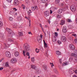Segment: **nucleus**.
Returning a JSON list of instances; mask_svg holds the SVG:
<instances>
[{"label": "nucleus", "instance_id": "1", "mask_svg": "<svg viewBox=\"0 0 77 77\" xmlns=\"http://www.w3.org/2000/svg\"><path fill=\"white\" fill-rule=\"evenodd\" d=\"M6 29L7 32H8V33H9V36L12 37V36L14 35V32L11 29L8 28H7Z\"/></svg>", "mask_w": 77, "mask_h": 77}, {"label": "nucleus", "instance_id": "42", "mask_svg": "<svg viewBox=\"0 0 77 77\" xmlns=\"http://www.w3.org/2000/svg\"><path fill=\"white\" fill-rule=\"evenodd\" d=\"M62 59H60L59 60L60 61V63H62Z\"/></svg>", "mask_w": 77, "mask_h": 77}, {"label": "nucleus", "instance_id": "19", "mask_svg": "<svg viewBox=\"0 0 77 77\" xmlns=\"http://www.w3.org/2000/svg\"><path fill=\"white\" fill-rule=\"evenodd\" d=\"M15 13V11L14 10H13L10 11V14L11 15H13Z\"/></svg>", "mask_w": 77, "mask_h": 77}, {"label": "nucleus", "instance_id": "16", "mask_svg": "<svg viewBox=\"0 0 77 77\" xmlns=\"http://www.w3.org/2000/svg\"><path fill=\"white\" fill-rule=\"evenodd\" d=\"M65 20H62L61 21V23H60V24L61 25H63V24H65Z\"/></svg>", "mask_w": 77, "mask_h": 77}, {"label": "nucleus", "instance_id": "50", "mask_svg": "<svg viewBox=\"0 0 77 77\" xmlns=\"http://www.w3.org/2000/svg\"><path fill=\"white\" fill-rule=\"evenodd\" d=\"M69 27L70 29H72V26H69Z\"/></svg>", "mask_w": 77, "mask_h": 77}, {"label": "nucleus", "instance_id": "51", "mask_svg": "<svg viewBox=\"0 0 77 77\" xmlns=\"http://www.w3.org/2000/svg\"><path fill=\"white\" fill-rule=\"evenodd\" d=\"M77 39H75L74 40V42H75V43H76L77 42Z\"/></svg>", "mask_w": 77, "mask_h": 77}, {"label": "nucleus", "instance_id": "45", "mask_svg": "<svg viewBox=\"0 0 77 77\" xmlns=\"http://www.w3.org/2000/svg\"><path fill=\"white\" fill-rule=\"evenodd\" d=\"M69 71H70L71 72H72V73H73V72H72V71H74V70L71 69L70 70H69Z\"/></svg>", "mask_w": 77, "mask_h": 77}, {"label": "nucleus", "instance_id": "52", "mask_svg": "<svg viewBox=\"0 0 77 77\" xmlns=\"http://www.w3.org/2000/svg\"><path fill=\"white\" fill-rule=\"evenodd\" d=\"M50 14H51L53 13V11L51 10H50Z\"/></svg>", "mask_w": 77, "mask_h": 77}, {"label": "nucleus", "instance_id": "24", "mask_svg": "<svg viewBox=\"0 0 77 77\" xmlns=\"http://www.w3.org/2000/svg\"><path fill=\"white\" fill-rule=\"evenodd\" d=\"M56 53L57 55H60V54H61L60 52L58 51H56Z\"/></svg>", "mask_w": 77, "mask_h": 77}, {"label": "nucleus", "instance_id": "58", "mask_svg": "<svg viewBox=\"0 0 77 77\" xmlns=\"http://www.w3.org/2000/svg\"><path fill=\"white\" fill-rule=\"evenodd\" d=\"M40 26L41 27H42V24H41V23L40 24Z\"/></svg>", "mask_w": 77, "mask_h": 77}, {"label": "nucleus", "instance_id": "14", "mask_svg": "<svg viewBox=\"0 0 77 77\" xmlns=\"http://www.w3.org/2000/svg\"><path fill=\"white\" fill-rule=\"evenodd\" d=\"M37 8V6H35L34 7H31V10L32 11H35L36 10V9Z\"/></svg>", "mask_w": 77, "mask_h": 77}, {"label": "nucleus", "instance_id": "21", "mask_svg": "<svg viewBox=\"0 0 77 77\" xmlns=\"http://www.w3.org/2000/svg\"><path fill=\"white\" fill-rule=\"evenodd\" d=\"M57 40H56V38L55 37L52 38V41L54 42H56Z\"/></svg>", "mask_w": 77, "mask_h": 77}, {"label": "nucleus", "instance_id": "38", "mask_svg": "<svg viewBox=\"0 0 77 77\" xmlns=\"http://www.w3.org/2000/svg\"><path fill=\"white\" fill-rule=\"evenodd\" d=\"M9 19L10 20V21H12V20H13V18H12V17H10L9 18Z\"/></svg>", "mask_w": 77, "mask_h": 77}, {"label": "nucleus", "instance_id": "35", "mask_svg": "<svg viewBox=\"0 0 77 77\" xmlns=\"http://www.w3.org/2000/svg\"><path fill=\"white\" fill-rule=\"evenodd\" d=\"M8 41H11V42H13L14 41V40L11 38H9L8 39Z\"/></svg>", "mask_w": 77, "mask_h": 77}, {"label": "nucleus", "instance_id": "44", "mask_svg": "<svg viewBox=\"0 0 77 77\" xmlns=\"http://www.w3.org/2000/svg\"><path fill=\"white\" fill-rule=\"evenodd\" d=\"M7 1L8 2H9V3H10V2H11L12 0H7Z\"/></svg>", "mask_w": 77, "mask_h": 77}, {"label": "nucleus", "instance_id": "15", "mask_svg": "<svg viewBox=\"0 0 77 77\" xmlns=\"http://www.w3.org/2000/svg\"><path fill=\"white\" fill-rule=\"evenodd\" d=\"M9 46H10V45L8 43H6L5 44V48H9Z\"/></svg>", "mask_w": 77, "mask_h": 77}, {"label": "nucleus", "instance_id": "22", "mask_svg": "<svg viewBox=\"0 0 77 77\" xmlns=\"http://www.w3.org/2000/svg\"><path fill=\"white\" fill-rule=\"evenodd\" d=\"M54 72L56 74H57L58 73V71L57 70V69L54 68Z\"/></svg>", "mask_w": 77, "mask_h": 77}, {"label": "nucleus", "instance_id": "18", "mask_svg": "<svg viewBox=\"0 0 77 77\" xmlns=\"http://www.w3.org/2000/svg\"><path fill=\"white\" fill-rule=\"evenodd\" d=\"M14 54L15 56L17 57L19 55V53L17 51H16L14 52Z\"/></svg>", "mask_w": 77, "mask_h": 77}, {"label": "nucleus", "instance_id": "6", "mask_svg": "<svg viewBox=\"0 0 77 77\" xmlns=\"http://www.w3.org/2000/svg\"><path fill=\"white\" fill-rule=\"evenodd\" d=\"M44 14L46 17H48L50 15V12L48 11H45Z\"/></svg>", "mask_w": 77, "mask_h": 77}, {"label": "nucleus", "instance_id": "41", "mask_svg": "<svg viewBox=\"0 0 77 77\" xmlns=\"http://www.w3.org/2000/svg\"><path fill=\"white\" fill-rule=\"evenodd\" d=\"M67 21L68 22H69V23H71V22H72V21H71L70 19H68Z\"/></svg>", "mask_w": 77, "mask_h": 77}, {"label": "nucleus", "instance_id": "34", "mask_svg": "<svg viewBox=\"0 0 77 77\" xmlns=\"http://www.w3.org/2000/svg\"><path fill=\"white\" fill-rule=\"evenodd\" d=\"M3 26V23L2 22L0 21V27Z\"/></svg>", "mask_w": 77, "mask_h": 77}, {"label": "nucleus", "instance_id": "32", "mask_svg": "<svg viewBox=\"0 0 77 77\" xmlns=\"http://www.w3.org/2000/svg\"><path fill=\"white\" fill-rule=\"evenodd\" d=\"M36 72L38 73V74H39V73H40V71L39 69H38V68L36 70Z\"/></svg>", "mask_w": 77, "mask_h": 77}, {"label": "nucleus", "instance_id": "8", "mask_svg": "<svg viewBox=\"0 0 77 77\" xmlns=\"http://www.w3.org/2000/svg\"><path fill=\"white\" fill-rule=\"evenodd\" d=\"M62 32L64 33H66V32H67V28H66V27L64 26L63 27Z\"/></svg>", "mask_w": 77, "mask_h": 77}, {"label": "nucleus", "instance_id": "30", "mask_svg": "<svg viewBox=\"0 0 77 77\" xmlns=\"http://www.w3.org/2000/svg\"><path fill=\"white\" fill-rule=\"evenodd\" d=\"M43 67L45 69H47V66L46 65H44L43 66Z\"/></svg>", "mask_w": 77, "mask_h": 77}, {"label": "nucleus", "instance_id": "47", "mask_svg": "<svg viewBox=\"0 0 77 77\" xmlns=\"http://www.w3.org/2000/svg\"><path fill=\"white\" fill-rule=\"evenodd\" d=\"M55 36H57V35H58V34H57V32H55Z\"/></svg>", "mask_w": 77, "mask_h": 77}, {"label": "nucleus", "instance_id": "37", "mask_svg": "<svg viewBox=\"0 0 77 77\" xmlns=\"http://www.w3.org/2000/svg\"><path fill=\"white\" fill-rule=\"evenodd\" d=\"M57 42L59 44H60L62 43V42L60 40H58L57 41Z\"/></svg>", "mask_w": 77, "mask_h": 77}, {"label": "nucleus", "instance_id": "9", "mask_svg": "<svg viewBox=\"0 0 77 77\" xmlns=\"http://www.w3.org/2000/svg\"><path fill=\"white\" fill-rule=\"evenodd\" d=\"M69 48L71 50H74L75 49V46L74 45H73L72 44H70L69 45Z\"/></svg>", "mask_w": 77, "mask_h": 77}, {"label": "nucleus", "instance_id": "56", "mask_svg": "<svg viewBox=\"0 0 77 77\" xmlns=\"http://www.w3.org/2000/svg\"><path fill=\"white\" fill-rule=\"evenodd\" d=\"M28 15H30V12L28 11Z\"/></svg>", "mask_w": 77, "mask_h": 77}, {"label": "nucleus", "instance_id": "53", "mask_svg": "<svg viewBox=\"0 0 77 77\" xmlns=\"http://www.w3.org/2000/svg\"><path fill=\"white\" fill-rule=\"evenodd\" d=\"M28 34H31V35H32V33H31V32H28Z\"/></svg>", "mask_w": 77, "mask_h": 77}, {"label": "nucleus", "instance_id": "3", "mask_svg": "<svg viewBox=\"0 0 77 77\" xmlns=\"http://www.w3.org/2000/svg\"><path fill=\"white\" fill-rule=\"evenodd\" d=\"M74 53H72L71 54V56L74 57H77V50H75L74 51Z\"/></svg>", "mask_w": 77, "mask_h": 77}, {"label": "nucleus", "instance_id": "5", "mask_svg": "<svg viewBox=\"0 0 77 77\" xmlns=\"http://www.w3.org/2000/svg\"><path fill=\"white\" fill-rule=\"evenodd\" d=\"M61 41L62 42H66V38L64 36H63L61 37Z\"/></svg>", "mask_w": 77, "mask_h": 77}, {"label": "nucleus", "instance_id": "2", "mask_svg": "<svg viewBox=\"0 0 77 77\" xmlns=\"http://www.w3.org/2000/svg\"><path fill=\"white\" fill-rule=\"evenodd\" d=\"M25 45L26 46L25 47H24V50H23V51H25V53H26L27 51H28L30 50V47L29 45H28L27 43H26L25 44Z\"/></svg>", "mask_w": 77, "mask_h": 77}, {"label": "nucleus", "instance_id": "48", "mask_svg": "<svg viewBox=\"0 0 77 77\" xmlns=\"http://www.w3.org/2000/svg\"><path fill=\"white\" fill-rule=\"evenodd\" d=\"M72 36H75H75H76V34H72Z\"/></svg>", "mask_w": 77, "mask_h": 77}, {"label": "nucleus", "instance_id": "11", "mask_svg": "<svg viewBox=\"0 0 77 77\" xmlns=\"http://www.w3.org/2000/svg\"><path fill=\"white\" fill-rule=\"evenodd\" d=\"M14 5L15 6H17L19 4V2L18 0H15L14 1Z\"/></svg>", "mask_w": 77, "mask_h": 77}, {"label": "nucleus", "instance_id": "55", "mask_svg": "<svg viewBox=\"0 0 77 77\" xmlns=\"http://www.w3.org/2000/svg\"><path fill=\"white\" fill-rule=\"evenodd\" d=\"M40 38H42V35L41 34L40 35Z\"/></svg>", "mask_w": 77, "mask_h": 77}, {"label": "nucleus", "instance_id": "26", "mask_svg": "<svg viewBox=\"0 0 77 77\" xmlns=\"http://www.w3.org/2000/svg\"><path fill=\"white\" fill-rule=\"evenodd\" d=\"M60 2V0H55V3L56 4H59Z\"/></svg>", "mask_w": 77, "mask_h": 77}, {"label": "nucleus", "instance_id": "49", "mask_svg": "<svg viewBox=\"0 0 77 77\" xmlns=\"http://www.w3.org/2000/svg\"><path fill=\"white\" fill-rule=\"evenodd\" d=\"M2 69H3V67H1L0 68V70H2Z\"/></svg>", "mask_w": 77, "mask_h": 77}, {"label": "nucleus", "instance_id": "29", "mask_svg": "<svg viewBox=\"0 0 77 77\" xmlns=\"http://www.w3.org/2000/svg\"><path fill=\"white\" fill-rule=\"evenodd\" d=\"M35 51L37 53H38L39 52V49H38V48L35 49Z\"/></svg>", "mask_w": 77, "mask_h": 77}, {"label": "nucleus", "instance_id": "20", "mask_svg": "<svg viewBox=\"0 0 77 77\" xmlns=\"http://www.w3.org/2000/svg\"><path fill=\"white\" fill-rule=\"evenodd\" d=\"M63 11V10H62V9H60L59 10V11H58V13H59V14H61V13Z\"/></svg>", "mask_w": 77, "mask_h": 77}, {"label": "nucleus", "instance_id": "4", "mask_svg": "<svg viewBox=\"0 0 77 77\" xmlns=\"http://www.w3.org/2000/svg\"><path fill=\"white\" fill-rule=\"evenodd\" d=\"M70 9L72 12H75V10H76L75 7L74 5H71L70 7Z\"/></svg>", "mask_w": 77, "mask_h": 77}, {"label": "nucleus", "instance_id": "61", "mask_svg": "<svg viewBox=\"0 0 77 77\" xmlns=\"http://www.w3.org/2000/svg\"><path fill=\"white\" fill-rule=\"evenodd\" d=\"M29 23V26L30 27V25L31 24V23Z\"/></svg>", "mask_w": 77, "mask_h": 77}, {"label": "nucleus", "instance_id": "46", "mask_svg": "<svg viewBox=\"0 0 77 77\" xmlns=\"http://www.w3.org/2000/svg\"><path fill=\"white\" fill-rule=\"evenodd\" d=\"M50 65H52H52H51V66L52 67H53V66H54V65H53V63H50Z\"/></svg>", "mask_w": 77, "mask_h": 77}, {"label": "nucleus", "instance_id": "60", "mask_svg": "<svg viewBox=\"0 0 77 77\" xmlns=\"http://www.w3.org/2000/svg\"><path fill=\"white\" fill-rule=\"evenodd\" d=\"M29 23H30V22H31L30 20H29Z\"/></svg>", "mask_w": 77, "mask_h": 77}, {"label": "nucleus", "instance_id": "17", "mask_svg": "<svg viewBox=\"0 0 77 77\" xmlns=\"http://www.w3.org/2000/svg\"><path fill=\"white\" fill-rule=\"evenodd\" d=\"M18 35H19V36H23V32H19Z\"/></svg>", "mask_w": 77, "mask_h": 77}, {"label": "nucleus", "instance_id": "39", "mask_svg": "<svg viewBox=\"0 0 77 77\" xmlns=\"http://www.w3.org/2000/svg\"><path fill=\"white\" fill-rule=\"evenodd\" d=\"M75 62H77V57H75Z\"/></svg>", "mask_w": 77, "mask_h": 77}, {"label": "nucleus", "instance_id": "40", "mask_svg": "<svg viewBox=\"0 0 77 77\" xmlns=\"http://www.w3.org/2000/svg\"><path fill=\"white\" fill-rule=\"evenodd\" d=\"M73 58H69V60L70 62H71V61H72V59Z\"/></svg>", "mask_w": 77, "mask_h": 77}, {"label": "nucleus", "instance_id": "10", "mask_svg": "<svg viewBox=\"0 0 77 77\" xmlns=\"http://www.w3.org/2000/svg\"><path fill=\"white\" fill-rule=\"evenodd\" d=\"M5 56H6L9 58L11 56V54H10V53H9V52H5Z\"/></svg>", "mask_w": 77, "mask_h": 77}, {"label": "nucleus", "instance_id": "31", "mask_svg": "<svg viewBox=\"0 0 77 77\" xmlns=\"http://www.w3.org/2000/svg\"><path fill=\"white\" fill-rule=\"evenodd\" d=\"M38 41L39 43H40V42H41L42 40L40 38L38 39Z\"/></svg>", "mask_w": 77, "mask_h": 77}, {"label": "nucleus", "instance_id": "36", "mask_svg": "<svg viewBox=\"0 0 77 77\" xmlns=\"http://www.w3.org/2000/svg\"><path fill=\"white\" fill-rule=\"evenodd\" d=\"M26 52L25 51H23V54L24 56H26V55H25V54L26 53Z\"/></svg>", "mask_w": 77, "mask_h": 77}, {"label": "nucleus", "instance_id": "27", "mask_svg": "<svg viewBox=\"0 0 77 77\" xmlns=\"http://www.w3.org/2000/svg\"><path fill=\"white\" fill-rule=\"evenodd\" d=\"M42 3H47L48 2V0H42Z\"/></svg>", "mask_w": 77, "mask_h": 77}, {"label": "nucleus", "instance_id": "12", "mask_svg": "<svg viewBox=\"0 0 77 77\" xmlns=\"http://www.w3.org/2000/svg\"><path fill=\"white\" fill-rule=\"evenodd\" d=\"M31 68L34 69H35V70H37L38 69V67L34 65H31Z\"/></svg>", "mask_w": 77, "mask_h": 77}, {"label": "nucleus", "instance_id": "54", "mask_svg": "<svg viewBox=\"0 0 77 77\" xmlns=\"http://www.w3.org/2000/svg\"><path fill=\"white\" fill-rule=\"evenodd\" d=\"M75 73H76V74H77V70H75Z\"/></svg>", "mask_w": 77, "mask_h": 77}, {"label": "nucleus", "instance_id": "7", "mask_svg": "<svg viewBox=\"0 0 77 77\" xmlns=\"http://www.w3.org/2000/svg\"><path fill=\"white\" fill-rule=\"evenodd\" d=\"M17 62V60L16 58H13L11 60V62L12 63H15Z\"/></svg>", "mask_w": 77, "mask_h": 77}, {"label": "nucleus", "instance_id": "43", "mask_svg": "<svg viewBox=\"0 0 77 77\" xmlns=\"http://www.w3.org/2000/svg\"><path fill=\"white\" fill-rule=\"evenodd\" d=\"M13 11H17V9L15 8H13Z\"/></svg>", "mask_w": 77, "mask_h": 77}, {"label": "nucleus", "instance_id": "59", "mask_svg": "<svg viewBox=\"0 0 77 77\" xmlns=\"http://www.w3.org/2000/svg\"><path fill=\"white\" fill-rule=\"evenodd\" d=\"M63 5H64L63 3L61 4V6H63Z\"/></svg>", "mask_w": 77, "mask_h": 77}, {"label": "nucleus", "instance_id": "64", "mask_svg": "<svg viewBox=\"0 0 77 77\" xmlns=\"http://www.w3.org/2000/svg\"><path fill=\"white\" fill-rule=\"evenodd\" d=\"M23 9H25V7H23Z\"/></svg>", "mask_w": 77, "mask_h": 77}, {"label": "nucleus", "instance_id": "33", "mask_svg": "<svg viewBox=\"0 0 77 77\" xmlns=\"http://www.w3.org/2000/svg\"><path fill=\"white\" fill-rule=\"evenodd\" d=\"M57 17L58 18H60V15L59 14H57Z\"/></svg>", "mask_w": 77, "mask_h": 77}, {"label": "nucleus", "instance_id": "23", "mask_svg": "<svg viewBox=\"0 0 77 77\" xmlns=\"http://www.w3.org/2000/svg\"><path fill=\"white\" fill-rule=\"evenodd\" d=\"M5 66L7 67H9V63L8 62H6L5 64Z\"/></svg>", "mask_w": 77, "mask_h": 77}, {"label": "nucleus", "instance_id": "63", "mask_svg": "<svg viewBox=\"0 0 77 77\" xmlns=\"http://www.w3.org/2000/svg\"><path fill=\"white\" fill-rule=\"evenodd\" d=\"M73 77H77V76H76V75H74L73 76Z\"/></svg>", "mask_w": 77, "mask_h": 77}, {"label": "nucleus", "instance_id": "13", "mask_svg": "<svg viewBox=\"0 0 77 77\" xmlns=\"http://www.w3.org/2000/svg\"><path fill=\"white\" fill-rule=\"evenodd\" d=\"M43 42L44 44V47H45V48H47V47H48V46H47V44L46 43V42H45V40H43Z\"/></svg>", "mask_w": 77, "mask_h": 77}, {"label": "nucleus", "instance_id": "25", "mask_svg": "<svg viewBox=\"0 0 77 77\" xmlns=\"http://www.w3.org/2000/svg\"><path fill=\"white\" fill-rule=\"evenodd\" d=\"M26 55L27 56H29L28 57V59H30V53H29V52H27L26 53Z\"/></svg>", "mask_w": 77, "mask_h": 77}, {"label": "nucleus", "instance_id": "28", "mask_svg": "<svg viewBox=\"0 0 77 77\" xmlns=\"http://www.w3.org/2000/svg\"><path fill=\"white\" fill-rule=\"evenodd\" d=\"M31 61L33 63H34V62H35V57H34L31 58Z\"/></svg>", "mask_w": 77, "mask_h": 77}, {"label": "nucleus", "instance_id": "57", "mask_svg": "<svg viewBox=\"0 0 77 77\" xmlns=\"http://www.w3.org/2000/svg\"><path fill=\"white\" fill-rule=\"evenodd\" d=\"M14 26H15V27H17V24H14Z\"/></svg>", "mask_w": 77, "mask_h": 77}, {"label": "nucleus", "instance_id": "62", "mask_svg": "<svg viewBox=\"0 0 77 77\" xmlns=\"http://www.w3.org/2000/svg\"><path fill=\"white\" fill-rule=\"evenodd\" d=\"M15 15H17V13H16L15 14Z\"/></svg>", "mask_w": 77, "mask_h": 77}]
</instances>
